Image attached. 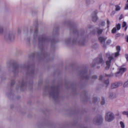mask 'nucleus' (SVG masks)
<instances>
[{
  "instance_id": "obj_24",
  "label": "nucleus",
  "mask_w": 128,
  "mask_h": 128,
  "mask_svg": "<svg viewBox=\"0 0 128 128\" xmlns=\"http://www.w3.org/2000/svg\"><path fill=\"white\" fill-rule=\"evenodd\" d=\"M4 32V28L0 26V34H2Z\"/></svg>"
},
{
  "instance_id": "obj_27",
  "label": "nucleus",
  "mask_w": 128,
  "mask_h": 128,
  "mask_svg": "<svg viewBox=\"0 0 128 128\" xmlns=\"http://www.w3.org/2000/svg\"><path fill=\"white\" fill-rule=\"evenodd\" d=\"M46 40H48V38L47 37H45V38H42V42H44V41Z\"/></svg>"
},
{
  "instance_id": "obj_6",
  "label": "nucleus",
  "mask_w": 128,
  "mask_h": 128,
  "mask_svg": "<svg viewBox=\"0 0 128 128\" xmlns=\"http://www.w3.org/2000/svg\"><path fill=\"white\" fill-rule=\"evenodd\" d=\"M104 121V119H102V116L98 117L96 120V124H102V122Z\"/></svg>"
},
{
  "instance_id": "obj_42",
  "label": "nucleus",
  "mask_w": 128,
  "mask_h": 128,
  "mask_svg": "<svg viewBox=\"0 0 128 128\" xmlns=\"http://www.w3.org/2000/svg\"><path fill=\"white\" fill-rule=\"evenodd\" d=\"M98 68H100V67H98Z\"/></svg>"
},
{
  "instance_id": "obj_35",
  "label": "nucleus",
  "mask_w": 128,
  "mask_h": 128,
  "mask_svg": "<svg viewBox=\"0 0 128 128\" xmlns=\"http://www.w3.org/2000/svg\"><path fill=\"white\" fill-rule=\"evenodd\" d=\"M112 96H114V94L112 93V94H110V98H112Z\"/></svg>"
},
{
  "instance_id": "obj_2",
  "label": "nucleus",
  "mask_w": 128,
  "mask_h": 128,
  "mask_svg": "<svg viewBox=\"0 0 128 128\" xmlns=\"http://www.w3.org/2000/svg\"><path fill=\"white\" fill-rule=\"evenodd\" d=\"M112 56H110L108 58V60L106 62V65L107 66L106 67V70H110V64H112Z\"/></svg>"
},
{
  "instance_id": "obj_8",
  "label": "nucleus",
  "mask_w": 128,
  "mask_h": 128,
  "mask_svg": "<svg viewBox=\"0 0 128 128\" xmlns=\"http://www.w3.org/2000/svg\"><path fill=\"white\" fill-rule=\"evenodd\" d=\"M94 62H97L98 64H102L104 60H102V57L97 58L94 60Z\"/></svg>"
},
{
  "instance_id": "obj_4",
  "label": "nucleus",
  "mask_w": 128,
  "mask_h": 128,
  "mask_svg": "<svg viewBox=\"0 0 128 128\" xmlns=\"http://www.w3.org/2000/svg\"><path fill=\"white\" fill-rule=\"evenodd\" d=\"M122 86V82L114 83L112 84L111 88H118V86Z\"/></svg>"
},
{
  "instance_id": "obj_16",
  "label": "nucleus",
  "mask_w": 128,
  "mask_h": 128,
  "mask_svg": "<svg viewBox=\"0 0 128 128\" xmlns=\"http://www.w3.org/2000/svg\"><path fill=\"white\" fill-rule=\"evenodd\" d=\"M120 126H121L122 128H124L125 126H124V122H120Z\"/></svg>"
},
{
  "instance_id": "obj_12",
  "label": "nucleus",
  "mask_w": 128,
  "mask_h": 128,
  "mask_svg": "<svg viewBox=\"0 0 128 128\" xmlns=\"http://www.w3.org/2000/svg\"><path fill=\"white\" fill-rule=\"evenodd\" d=\"M116 28L117 30H120V24H116Z\"/></svg>"
},
{
  "instance_id": "obj_15",
  "label": "nucleus",
  "mask_w": 128,
  "mask_h": 128,
  "mask_svg": "<svg viewBox=\"0 0 128 128\" xmlns=\"http://www.w3.org/2000/svg\"><path fill=\"white\" fill-rule=\"evenodd\" d=\"M104 82L105 84H106V86H108V85L110 84V81L108 80H106Z\"/></svg>"
},
{
  "instance_id": "obj_22",
  "label": "nucleus",
  "mask_w": 128,
  "mask_h": 128,
  "mask_svg": "<svg viewBox=\"0 0 128 128\" xmlns=\"http://www.w3.org/2000/svg\"><path fill=\"white\" fill-rule=\"evenodd\" d=\"M120 56V52H115V54H114L115 58H116V56Z\"/></svg>"
},
{
  "instance_id": "obj_28",
  "label": "nucleus",
  "mask_w": 128,
  "mask_h": 128,
  "mask_svg": "<svg viewBox=\"0 0 128 128\" xmlns=\"http://www.w3.org/2000/svg\"><path fill=\"white\" fill-rule=\"evenodd\" d=\"M125 40H126V42H128V35H126L125 36Z\"/></svg>"
},
{
  "instance_id": "obj_3",
  "label": "nucleus",
  "mask_w": 128,
  "mask_h": 128,
  "mask_svg": "<svg viewBox=\"0 0 128 128\" xmlns=\"http://www.w3.org/2000/svg\"><path fill=\"white\" fill-rule=\"evenodd\" d=\"M126 70V68H121L119 70V72L116 73V76H119V74L122 76V74Z\"/></svg>"
},
{
  "instance_id": "obj_25",
  "label": "nucleus",
  "mask_w": 128,
  "mask_h": 128,
  "mask_svg": "<svg viewBox=\"0 0 128 128\" xmlns=\"http://www.w3.org/2000/svg\"><path fill=\"white\" fill-rule=\"evenodd\" d=\"M110 20H107V24H108V28H110Z\"/></svg>"
},
{
  "instance_id": "obj_29",
  "label": "nucleus",
  "mask_w": 128,
  "mask_h": 128,
  "mask_svg": "<svg viewBox=\"0 0 128 128\" xmlns=\"http://www.w3.org/2000/svg\"><path fill=\"white\" fill-rule=\"evenodd\" d=\"M110 42H112V40H108L106 42L107 44H110Z\"/></svg>"
},
{
  "instance_id": "obj_9",
  "label": "nucleus",
  "mask_w": 128,
  "mask_h": 128,
  "mask_svg": "<svg viewBox=\"0 0 128 128\" xmlns=\"http://www.w3.org/2000/svg\"><path fill=\"white\" fill-rule=\"evenodd\" d=\"M98 40L100 44H106V38H105L104 36H100L98 38Z\"/></svg>"
},
{
  "instance_id": "obj_21",
  "label": "nucleus",
  "mask_w": 128,
  "mask_h": 128,
  "mask_svg": "<svg viewBox=\"0 0 128 128\" xmlns=\"http://www.w3.org/2000/svg\"><path fill=\"white\" fill-rule=\"evenodd\" d=\"M116 50L117 52H120V46H117Z\"/></svg>"
},
{
  "instance_id": "obj_10",
  "label": "nucleus",
  "mask_w": 128,
  "mask_h": 128,
  "mask_svg": "<svg viewBox=\"0 0 128 128\" xmlns=\"http://www.w3.org/2000/svg\"><path fill=\"white\" fill-rule=\"evenodd\" d=\"M104 31L102 29H100V28H97V32L98 34H102V32Z\"/></svg>"
},
{
  "instance_id": "obj_20",
  "label": "nucleus",
  "mask_w": 128,
  "mask_h": 128,
  "mask_svg": "<svg viewBox=\"0 0 128 128\" xmlns=\"http://www.w3.org/2000/svg\"><path fill=\"white\" fill-rule=\"evenodd\" d=\"M116 10L118 11V10H120V7L118 6H116Z\"/></svg>"
},
{
  "instance_id": "obj_32",
  "label": "nucleus",
  "mask_w": 128,
  "mask_h": 128,
  "mask_svg": "<svg viewBox=\"0 0 128 128\" xmlns=\"http://www.w3.org/2000/svg\"><path fill=\"white\" fill-rule=\"evenodd\" d=\"M125 56H126V60H127V61L128 62V54H126L125 55Z\"/></svg>"
},
{
  "instance_id": "obj_5",
  "label": "nucleus",
  "mask_w": 128,
  "mask_h": 128,
  "mask_svg": "<svg viewBox=\"0 0 128 128\" xmlns=\"http://www.w3.org/2000/svg\"><path fill=\"white\" fill-rule=\"evenodd\" d=\"M52 90H54V91L52 92L50 94H53L54 96L56 95V96H58V90H56V86H53L52 87Z\"/></svg>"
},
{
  "instance_id": "obj_41",
  "label": "nucleus",
  "mask_w": 128,
  "mask_h": 128,
  "mask_svg": "<svg viewBox=\"0 0 128 128\" xmlns=\"http://www.w3.org/2000/svg\"><path fill=\"white\" fill-rule=\"evenodd\" d=\"M96 120V118L94 119V122Z\"/></svg>"
},
{
  "instance_id": "obj_26",
  "label": "nucleus",
  "mask_w": 128,
  "mask_h": 128,
  "mask_svg": "<svg viewBox=\"0 0 128 128\" xmlns=\"http://www.w3.org/2000/svg\"><path fill=\"white\" fill-rule=\"evenodd\" d=\"M92 78L93 80H96V78H98V76L94 75V76H93L92 77Z\"/></svg>"
},
{
  "instance_id": "obj_34",
  "label": "nucleus",
  "mask_w": 128,
  "mask_h": 128,
  "mask_svg": "<svg viewBox=\"0 0 128 128\" xmlns=\"http://www.w3.org/2000/svg\"><path fill=\"white\" fill-rule=\"evenodd\" d=\"M84 78H86V80H88V78H90V76H86L84 77Z\"/></svg>"
},
{
  "instance_id": "obj_38",
  "label": "nucleus",
  "mask_w": 128,
  "mask_h": 128,
  "mask_svg": "<svg viewBox=\"0 0 128 128\" xmlns=\"http://www.w3.org/2000/svg\"><path fill=\"white\" fill-rule=\"evenodd\" d=\"M128 30V26L125 27L124 30Z\"/></svg>"
},
{
  "instance_id": "obj_37",
  "label": "nucleus",
  "mask_w": 128,
  "mask_h": 128,
  "mask_svg": "<svg viewBox=\"0 0 128 128\" xmlns=\"http://www.w3.org/2000/svg\"><path fill=\"white\" fill-rule=\"evenodd\" d=\"M38 32V29H37V30H35L34 33H35V34H36V33Z\"/></svg>"
},
{
  "instance_id": "obj_7",
  "label": "nucleus",
  "mask_w": 128,
  "mask_h": 128,
  "mask_svg": "<svg viewBox=\"0 0 128 128\" xmlns=\"http://www.w3.org/2000/svg\"><path fill=\"white\" fill-rule=\"evenodd\" d=\"M98 12L96 11L94 12L92 14V20L94 22H96L98 20V16H96Z\"/></svg>"
},
{
  "instance_id": "obj_14",
  "label": "nucleus",
  "mask_w": 128,
  "mask_h": 128,
  "mask_svg": "<svg viewBox=\"0 0 128 128\" xmlns=\"http://www.w3.org/2000/svg\"><path fill=\"white\" fill-rule=\"evenodd\" d=\"M116 27H114L112 30V33L116 34Z\"/></svg>"
},
{
  "instance_id": "obj_17",
  "label": "nucleus",
  "mask_w": 128,
  "mask_h": 128,
  "mask_svg": "<svg viewBox=\"0 0 128 128\" xmlns=\"http://www.w3.org/2000/svg\"><path fill=\"white\" fill-rule=\"evenodd\" d=\"M124 88H128V80L124 84Z\"/></svg>"
},
{
  "instance_id": "obj_1",
  "label": "nucleus",
  "mask_w": 128,
  "mask_h": 128,
  "mask_svg": "<svg viewBox=\"0 0 128 128\" xmlns=\"http://www.w3.org/2000/svg\"><path fill=\"white\" fill-rule=\"evenodd\" d=\"M114 120V114L112 112H108L106 113V122H112Z\"/></svg>"
},
{
  "instance_id": "obj_18",
  "label": "nucleus",
  "mask_w": 128,
  "mask_h": 128,
  "mask_svg": "<svg viewBox=\"0 0 128 128\" xmlns=\"http://www.w3.org/2000/svg\"><path fill=\"white\" fill-rule=\"evenodd\" d=\"M126 22H122V27L126 28Z\"/></svg>"
},
{
  "instance_id": "obj_31",
  "label": "nucleus",
  "mask_w": 128,
  "mask_h": 128,
  "mask_svg": "<svg viewBox=\"0 0 128 128\" xmlns=\"http://www.w3.org/2000/svg\"><path fill=\"white\" fill-rule=\"evenodd\" d=\"M102 76H100L99 78L100 80H102Z\"/></svg>"
},
{
  "instance_id": "obj_36",
  "label": "nucleus",
  "mask_w": 128,
  "mask_h": 128,
  "mask_svg": "<svg viewBox=\"0 0 128 128\" xmlns=\"http://www.w3.org/2000/svg\"><path fill=\"white\" fill-rule=\"evenodd\" d=\"M122 18H123L122 15H121V16H120V17L119 18V20H122Z\"/></svg>"
},
{
  "instance_id": "obj_43",
  "label": "nucleus",
  "mask_w": 128,
  "mask_h": 128,
  "mask_svg": "<svg viewBox=\"0 0 128 128\" xmlns=\"http://www.w3.org/2000/svg\"><path fill=\"white\" fill-rule=\"evenodd\" d=\"M86 2L88 3V1H86Z\"/></svg>"
},
{
  "instance_id": "obj_11",
  "label": "nucleus",
  "mask_w": 128,
  "mask_h": 128,
  "mask_svg": "<svg viewBox=\"0 0 128 128\" xmlns=\"http://www.w3.org/2000/svg\"><path fill=\"white\" fill-rule=\"evenodd\" d=\"M105 24H106V22H104V21H101L100 24V26H104Z\"/></svg>"
},
{
  "instance_id": "obj_13",
  "label": "nucleus",
  "mask_w": 128,
  "mask_h": 128,
  "mask_svg": "<svg viewBox=\"0 0 128 128\" xmlns=\"http://www.w3.org/2000/svg\"><path fill=\"white\" fill-rule=\"evenodd\" d=\"M106 104V100H104V98L102 97V101L101 102L102 106H104Z\"/></svg>"
},
{
  "instance_id": "obj_23",
  "label": "nucleus",
  "mask_w": 128,
  "mask_h": 128,
  "mask_svg": "<svg viewBox=\"0 0 128 128\" xmlns=\"http://www.w3.org/2000/svg\"><path fill=\"white\" fill-rule=\"evenodd\" d=\"M122 114H124V116H126L128 118V112L124 111L122 112Z\"/></svg>"
},
{
  "instance_id": "obj_33",
  "label": "nucleus",
  "mask_w": 128,
  "mask_h": 128,
  "mask_svg": "<svg viewBox=\"0 0 128 128\" xmlns=\"http://www.w3.org/2000/svg\"><path fill=\"white\" fill-rule=\"evenodd\" d=\"M14 84H16V82L14 81L12 82L11 83V86H14Z\"/></svg>"
},
{
  "instance_id": "obj_39",
  "label": "nucleus",
  "mask_w": 128,
  "mask_h": 128,
  "mask_svg": "<svg viewBox=\"0 0 128 128\" xmlns=\"http://www.w3.org/2000/svg\"><path fill=\"white\" fill-rule=\"evenodd\" d=\"M120 34H116V36H120Z\"/></svg>"
},
{
  "instance_id": "obj_19",
  "label": "nucleus",
  "mask_w": 128,
  "mask_h": 128,
  "mask_svg": "<svg viewBox=\"0 0 128 128\" xmlns=\"http://www.w3.org/2000/svg\"><path fill=\"white\" fill-rule=\"evenodd\" d=\"M98 102V98L94 97V98H93V102H94V104H95V102Z\"/></svg>"
},
{
  "instance_id": "obj_30",
  "label": "nucleus",
  "mask_w": 128,
  "mask_h": 128,
  "mask_svg": "<svg viewBox=\"0 0 128 128\" xmlns=\"http://www.w3.org/2000/svg\"><path fill=\"white\" fill-rule=\"evenodd\" d=\"M125 10H128V4H126Z\"/></svg>"
},
{
  "instance_id": "obj_40",
  "label": "nucleus",
  "mask_w": 128,
  "mask_h": 128,
  "mask_svg": "<svg viewBox=\"0 0 128 128\" xmlns=\"http://www.w3.org/2000/svg\"><path fill=\"white\" fill-rule=\"evenodd\" d=\"M106 76H108V75L106 74Z\"/></svg>"
}]
</instances>
